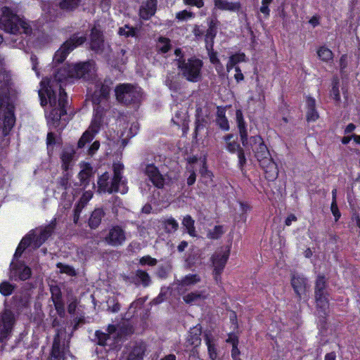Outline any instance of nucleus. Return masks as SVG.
I'll return each mask as SVG.
<instances>
[{"label":"nucleus","instance_id":"nucleus-51","mask_svg":"<svg viewBox=\"0 0 360 360\" xmlns=\"http://www.w3.org/2000/svg\"><path fill=\"white\" fill-rule=\"evenodd\" d=\"M273 0H262V6L260 7V12L263 13L265 18H269L270 15V9L269 6L271 4Z\"/></svg>","mask_w":360,"mask_h":360},{"label":"nucleus","instance_id":"nucleus-24","mask_svg":"<svg viewBox=\"0 0 360 360\" xmlns=\"http://www.w3.org/2000/svg\"><path fill=\"white\" fill-rule=\"evenodd\" d=\"M214 6L220 10L236 11L240 8V4L238 2H230L227 0H214Z\"/></svg>","mask_w":360,"mask_h":360},{"label":"nucleus","instance_id":"nucleus-13","mask_svg":"<svg viewBox=\"0 0 360 360\" xmlns=\"http://www.w3.org/2000/svg\"><path fill=\"white\" fill-rule=\"evenodd\" d=\"M230 250L221 249L217 251L212 257V265L214 267V278L217 281H219L220 274H221L226 263L229 257Z\"/></svg>","mask_w":360,"mask_h":360},{"label":"nucleus","instance_id":"nucleus-17","mask_svg":"<svg viewBox=\"0 0 360 360\" xmlns=\"http://www.w3.org/2000/svg\"><path fill=\"white\" fill-rule=\"evenodd\" d=\"M208 297L205 290L193 291L183 296V300L188 304H198Z\"/></svg>","mask_w":360,"mask_h":360},{"label":"nucleus","instance_id":"nucleus-14","mask_svg":"<svg viewBox=\"0 0 360 360\" xmlns=\"http://www.w3.org/2000/svg\"><path fill=\"white\" fill-rule=\"evenodd\" d=\"M145 174L155 187L161 188L164 186L165 177L154 165H148L145 168Z\"/></svg>","mask_w":360,"mask_h":360},{"label":"nucleus","instance_id":"nucleus-34","mask_svg":"<svg viewBox=\"0 0 360 360\" xmlns=\"http://www.w3.org/2000/svg\"><path fill=\"white\" fill-rule=\"evenodd\" d=\"M216 122L221 129L224 131H228L229 129V122L225 117V112L223 110H218Z\"/></svg>","mask_w":360,"mask_h":360},{"label":"nucleus","instance_id":"nucleus-53","mask_svg":"<svg viewBox=\"0 0 360 360\" xmlns=\"http://www.w3.org/2000/svg\"><path fill=\"white\" fill-rule=\"evenodd\" d=\"M194 16L192 12H189L186 10L181 11L176 14V18L179 20H186L188 18H191Z\"/></svg>","mask_w":360,"mask_h":360},{"label":"nucleus","instance_id":"nucleus-18","mask_svg":"<svg viewBox=\"0 0 360 360\" xmlns=\"http://www.w3.org/2000/svg\"><path fill=\"white\" fill-rule=\"evenodd\" d=\"M91 47L95 51H99L103 47V39L101 31L96 27L91 30Z\"/></svg>","mask_w":360,"mask_h":360},{"label":"nucleus","instance_id":"nucleus-27","mask_svg":"<svg viewBox=\"0 0 360 360\" xmlns=\"http://www.w3.org/2000/svg\"><path fill=\"white\" fill-rule=\"evenodd\" d=\"M316 101L314 98H308L307 100V121L314 122L319 118V114L315 109Z\"/></svg>","mask_w":360,"mask_h":360},{"label":"nucleus","instance_id":"nucleus-12","mask_svg":"<svg viewBox=\"0 0 360 360\" xmlns=\"http://www.w3.org/2000/svg\"><path fill=\"white\" fill-rule=\"evenodd\" d=\"M127 240L125 231L120 226H112L104 238V241L112 247L122 245Z\"/></svg>","mask_w":360,"mask_h":360},{"label":"nucleus","instance_id":"nucleus-36","mask_svg":"<svg viewBox=\"0 0 360 360\" xmlns=\"http://www.w3.org/2000/svg\"><path fill=\"white\" fill-rule=\"evenodd\" d=\"M197 160L195 158H191L188 161L189 165L187 167V171L189 172V176L187 179V184L188 186L193 185L195 181V172L193 164L195 163Z\"/></svg>","mask_w":360,"mask_h":360},{"label":"nucleus","instance_id":"nucleus-20","mask_svg":"<svg viewBox=\"0 0 360 360\" xmlns=\"http://www.w3.org/2000/svg\"><path fill=\"white\" fill-rule=\"evenodd\" d=\"M205 342L207 347L208 354L211 360H216L218 356L216 340L210 332L205 333Z\"/></svg>","mask_w":360,"mask_h":360},{"label":"nucleus","instance_id":"nucleus-1","mask_svg":"<svg viewBox=\"0 0 360 360\" xmlns=\"http://www.w3.org/2000/svg\"><path fill=\"white\" fill-rule=\"evenodd\" d=\"M79 78L95 81L93 84L95 89L92 94V101L96 106L94 108L96 114L91 125L78 141V148H81L94 139L99 129L102 116L99 110L100 104L107 101L112 82L110 81L101 82L96 79V66L92 61L67 65L56 73L54 79L46 78L41 82L39 96L42 106L49 103L51 110L46 112V118L49 123H51L55 128H57L59 127L62 117L66 114L65 107L68 101L67 94L61 85H59V94L57 97L53 90L55 83L62 82L68 79Z\"/></svg>","mask_w":360,"mask_h":360},{"label":"nucleus","instance_id":"nucleus-45","mask_svg":"<svg viewBox=\"0 0 360 360\" xmlns=\"http://www.w3.org/2000/svg\"><path fill=\"white\" fill-rule=\"evenodd\" d=\"M316 301L317 307L325 311L328 306V299L326 293L316 294Z\"/></svg>","mask_w":360,"mask_h":360},{"label":"nucleus","instance_id":"nucleus-64","mask_svg":"<svg viewBox=\"0 0 360 360\" xmlns=\"http://www.w3.org/2000/svg\"><path fill=\"white\" fill-rule=\"evenodd\" d=\"M200 164L202 165V168L200 170V173L203 176H210V172L207 169L205 166V163L204 161H201Z\"/></svg>","mask_w":360,"mask_h":360},{"label":"nucleus","instance_id":"nucleus-52","mask_svg":"<svg viewBox=\"0 0 360 360\" xmlns=\"http://www.w3.org/2000/svg\"><path fill=\"white\" fill-rule=\"evenodd\" d=\"M246 56L244 53H236L230 56L229 59L235 65L239 63L245 61Z\"/></svg>","mask_w":360,"mask_h":360},{"label":"nucleus","instance_id":"nucleus-41","mask_svg":"<svg viewBox=\"0 0 360 360\" xmlns=\"http://www.w3.org/2000/svg\"><path fill=\"white\" fill-rule=\"evenodd\" d=\"M224 233L222 226H215L212 229L208 231L207 236L210 239H218Z\"/></svg>","mask_w":360,"mask_h":360},{"label":"nucleus","instance_id":"nucleus-8","mask_svg":"<svg viewBox=\"0 0 360 360\" xmlns=\"http://www.w3.org/2000/svg\"><path fill=\"white\" fill-rule=\"evenodd\" d=\"M86 40L84 36L73 35L63 44L60 49L55 53L53 63H60L63 62L67 56L77 46L82 45Z\"/></svg>","mask_w":360,"mask_h":360},{"label":"nucleus","instance_id":"nucleus-48","mask_svg":"<svg viewBox=\"0 0 360 360\" xmlns=\"http://www.w3.org/2000/svg\"><path fill=\"white\" fill-rule=\"evenodd\" d=\"M136 276L137 278L141 281L142 284L144 286H147L149 285L150 282V278L149 275L142 270H138L136 271Z\"/></svg>","mask_w":360,"mask_h":360},{"label":"nucleus","instance_id":"nucleus-10","mask_svg":"<svg viewBox=\"0 0 360 360\" xmlns=\"http://www.w3.org/2000/svg\"><path fill=\"white\" fill-rule=\"evenodd\" d=\"M15 322V315L11 310L5 309L0 314V342L11 335Z\"/></svg>","mask_w":360,"mask_h":360},{"label":"nucleus","instance_id":"nucleus-62","mask_svg":"<svg viewBox=\"0 0 360 360\" xmlns=\"http://www.w3.org/2000/svg\"><path fill=\"white\" fill-rule=\"evenodd\" d=\"M58 184L63 189L66 190L68 187V184H69L68 177L66 175L63 176L59 180Z\"/></svg>","mask_w":360,"mask_h":360},{"label":"nucleus","instance_id":"nucleus-2","mask_svg":"<svg viewBox=\"0 0 360 360\" xmlns=\"http://www.w3.org/2000/svg\"><path fill=\"white\" fill-rule=\"evenodd\" d=\"M239 134L243 146L252 150L255 157L264 171L266 178L269 181L275 180L278 177V169L263 139L260 136H252L248 138V131H243Z\"/></svg>","mask_w":360,"mask_h":360},{"label":"nucleus","instance_id":"nucleus-6","mask_svg":"<svg viewBox=\"0 0 360 360\" xmlns=\"http://www.w3.org/2000/svg\"><path fill=\"white\" fill-rule=\"evenodd\" d=\"M178 68L188 81L197 82L201 78V69L202 61L195 58H188L187 60L179 58L177 60Z\"/></svg>","mask_w":360,"mask_h":360},{"label":"nucleus","instance_id":"nucleus-35","mask_svg":"<svg viewBox=\"0 0 360 360\" xmlns=\"http://www.w3.org/2000/svg\"><path fill=\"white\" fill-rule=\"evenodd\" d=\"M137 28L130 27L128 25H125L124 27L119 28L118 34L120 36H124L125 37H136L137 35Z\"/></svg>","mask_w":360,"mask_h":360},{"label":"nucleus","instance_id":"nucleus-11","mask_svg":"<svg viewBox=\"0 0 360 360\" xmlns=\"http://www.w3.org/2000/svg\"><path fill=\"white\" fill-rule=\"evenodd\" d=\"M96 335L100 345H108L110 348L116 347L120 339L119 333L113 325L108 326L106 333L97 331Z\"/></svg>","mask_w":360,"mask_h":360},{"label":"nucleus","instance_id":"nucleus-38","mask_svg":"<svg viewBox=\"0 0 360 360\" xmlns=\"http://www.w3.org/2000/svg\"><path fill=\"white\" fill-rule=\"evenodd\" d=\"M170 40L166 37H160L157 42V49L162 53H167L170 49Z\"/></svg>","mask_w":360,"mask_h":360},{"label":"nucleus","instance_id":"nucleus-49","mask_svg":"<svg viewBox=\"0 0 360 360\" xmlns=\"http://www.w3.org/2000/svg\"><path fill=\"white\" fill-rule=\"evenodd\" d=\"M165 84L173 91H176L179 89V84L175 80V75H170L167 76L165 80Z\"/></svg>","mask_w":360,"mask_h":360},{"label":"nucleus","instance_id":"nucleus-33","mask_svg":"<svg viewBox=\"0 0 360 360\" xmlns=\"http://www.w3.org/2000/svg\"><path fill=\"white\" fill-rule=\"evenodd\" d=\"M194 223V220L189 215L184 217L182 221L183 226L186 229L188 233L191 236H196Z\"/></svg>","mask_w":360,"mask_h":360},{"label":"nucleus","instance_id":"nucleus-4","mask_svg":"<svg viewBox=\"0 0 360 360\" xmlns=\"http://www.w3.org/2000/svg\"><path fill=\"white\" fill-rule=\"evenodd\" d=\"M0 25L1 28L11 34L25 33L28 35L32 32L30 25L22 18H20L8 7H3Z\"/></svg>","mask_w":360,"mask_h":360},{"label":"nucleus","instance_id":"nucleus-63","mask_svg":"<svg viewBox=\"0 0 360 360\" xmlns=\"http://www.w3.org/2000/svg\"><path fill=\"white\" fill-rule=\"evenodd\" d=\"M236 73L234 75L236 80L238 82L243 80L244 77L239 67H235Z\"/></svg>","mask_w":360,"mask_h":360},{"label":"nucleus","instance_id":"nucleus-56","mask_svg":"<svg viewBox=\"0 0 360 360\" xmlns=\"http://www.w3.org/2000/svg\"><path fill=\"white\" fill-rule=\"evenodd\" d=\"M330 210H331L332 214H333V216L335 218V221H338L339 219V218L340 217L341 214L339 211V209H338V207L337 205V202H331Z\"/></svg>","mask_w":360,"mask_h":360},{"label":"nucleus","instance_id":"nucleus-21","mask_svg":"<svg viewBox=\"0 0 360 360\" xmlns=\"http://www.w3.org/2000/svg\"><path fill=\"white\" fill-rule=\"evenodd\" d=\"M201 281L200 276L198 274H189L177 281L179 290L184 288L192 287Z\"/></svg>","mask_w":360,"mask_h":360},{"label":"nucleus","instance_id":"nucleus-30","mask_svg":"<svg viewBox=\"0 0 360 360\" xmlns=\"http://www.w3.org/2000/svg\"><path fill=\"white\" fill-rule=\"evenodd\" d=\"M317 55L322 61L329 63L333 60V53L328 48L321 46L317 50Z\"/></svg>","mask_w":360,"mask_h":360},{"label":"nucleus","instance_id":"nucleus-46","mask_svg":"<svg viewBox=\"0 0 360 360\" xmlns=\"http://www.w3.org/2000/svg\"><path fill=\"white\" fill-rule=\"evenodd\" d=\"M178 227L177 221L173 218H169L165 221V229L168 233L174 232L177 230Z\"/></svg>","mask_w":360,"mask_h":360},{"label":"nucleus","instance_id":"nucleus-37","mask_svg":"<svg viewBox=\"0 0 360 360\" xmlns=\"http://www.w3.org/2000/svg\"><path fill=\"white\" fill-rule=\"evenodd\" d=\"M215 36L216 30L212 25H210L205 34L206 48L207 50L212 49L213 40Z\"/></svg>","mask_w":360,"mask_h":360},{"label":"nucleus","instance_id":"nucleus-22","mask_svg":"<svg viewBox=\"0 0 360 360\" xmlns=\"http://www.w3.org/2000/svg\"><path fill=\"white\" fill-rule=\"evenodd\" d=\"M51 299L54 304L55 308L60 316H63L65 314L64 304L61 300V294L58 288L51 289Z\"/></svg>","mask_w":360,"mask_h":360},{"label":"nucleus","instance_id":"nucleus-3","mask_svg":"<svg viewBox=\"0 0 360 360\" xmlns=\"http://www.w3.org/2000/svg\"><path fill=\"white\" fill-rule=\"evenodd\" d=\"M8 80L0 86V110L5 113L3 132L7 135L15 124L14 106L11 97V89L8 85Z\"/></svg>","mask_w":360,"mask_h":360},{"label":"nucleus","instance_id":"nucleus-15","mask_svg":"<svg viewBox=\"0 0 360 360\" xmlns=\"http://www.w3.org/2000/svg\"><path fill=\"white\" fill-rule=\"evenodd\" d=\"M31 276V269L24 264H16L14 260L11 264V278H18L20 280L25 281Z\"/></svg>","mask_w":360,"mask_h":360},{"label":"nucleus","instance_id":"nucleus-57","mask_svg":"<svg viewBox=\"0 0 360 360\" xmlns=\"http://www.w3.org/2000/svg\"><path fill=\"white\" fill-rule=\"evenodd\" d=\"M238 165L240 167H243L246 163V158L243 148L238 151Z\"/></svg>","mask_w":360,"mask_h":360},{"label":"nucleus","instance_id":"nucleus-25","mask_svg":"<svg viewBox=\"0 0 360 360\" xmlns=\"http://www.w3.org/2000/svg\"><path fill=\"white\" fill-rule=\"evenodd\" d=\"M63 351L60 347V342L58 335L54 338L50 360H64Z\"/></svg>","mask_w":360,"mask_h":360},{"label":"nucleus","instance_id":"nucleus-61","mask_svg":"<svg viewBox=\"0 0 360 360\" xmlns=\"http://www.w3.org/2000/svg\"><path fill=\"white\" fill-rule=\"evenodd\" d=\"M209 57L210 62L213 64H220V61L217 58V53L212 51V49L209 50Z\"/></svg>","mask_w":360,"mask_h":360},{"label":"nucleus","instance_id":"nucleus-58","mask_svg":"<svg viewBox=\"0 0 360 360\" xmlns=\"http://www.w3.org/2000/svg\"><path fill=\"white\" fill-rule=\"evenodd\" d=\"M186 5L195 6L198 8H202L204 6L203 0H183Z\"/></svg>","mask_w":360,"mask_h":360},{"label":"nucleus","instance_id":"nucleus-40","mask_svg":"<svg viewBox=\"0 0 360 360\" xmlns=\"http://www.w3.org/2000/svg\"><path fill=\"white\" fill-rule=\"evenodd\" d=\"M74 153L70 150H64L61 155L63 167L65 170L69 169L70 164L73 158Z\"/></svg>","mask_w":360,"mask_h":360},{"label":"nucleus","instance_id":"nucleus-23","mask_svg":"<svg viewBox=\"0 0 360 360\" xmlns=\"http://www.w3.org/2000/svg\"><path fill=\"white\" fill-rule=\"evenodd\" d=\"M201 333L202 327L200 325H197L191 328L187 340L189 344L195 347L199 346L201 343Z\"/></svg>","mask_w":360,"mask_h":360},{"label":"nucleus","instance_id":"nucleus-16","mask_svg":"<svg viewBox=\"0 0 360 360\" xmlns=\"http://www.w3.org/2000/svg\"><path fill=\"white\" fill-rule=\"evenodd\" d=\"M291 285L295 292L300 297L304 294L309 288L307 279L301 275L293 274L291 278Z\"/></svg>","mask_w":360,"mask_h":360},{"label":"nucleus","instance_id":"nucleus-28","mask_svg":"<svg viewBox=\"0 0 360 360\" xmlns=\"http://www.w3.org/2000/svg\"><path fill=\"white\" fill-rule=\"evenodd\" d=\"M145 350L146 347L144 344H136L129 355L128 360H142Z\"/></svg>","mask_w":360,"mask_h":360},{"label":"nucleus","instance_id":"nucleus-59","mask_svg":"<svg viewBox=\"0 0 360 360\" xmlns=\"http://www.w3.org/2000/svg\"><path fill=\"white\" fill-rule=\"evenodd\" d=\"M100 143L98 141H94L88 150V154L93 155L99 148Z\"/></svg>","mask_w":360,"mask_h":360},{"label":"nucleus","instance_id":"nucleus-26","mask_svg":"<svg viewBox=\"0 0 360 360\" xmlns=\"http://www.w3.org/2000/svg\"><path fill=\"white\" fill-rule=\"evenodd\" d=\"M104 216V212L101 208L94 210L89 219V225L91 229H96L101 224V219Z\"/></svg>","mask_w":360,"mask_h":360},{"label":"nucleus","instance_id":"nucleus-31","mask_svg":"<svg viewBox=\"0 0 360 360\" xmlns=\"http://www.w3.org/2000/svg\"><path fill=\"white\" fill-rule=\"evenodd\" d=\"M233 138V134H228L224 137V139L226 142V148L229 152L231 153L238 152L239 149L241 148L237 141L232 140Z\"/></svg>","mask_w":360,"mask_h":360},{"label":"nucleus","instance_id":"nucleus-42","mask_svg":"<svg viewBox=\"0 0 360 360\" xmlns=\"http://www.w3.org/2000/svg\"><path fill=\"white\" fill-rule=\"evenodd\" d=\"M15 285L8 281H3L0 283V292L4 296H8L12 294Z\"/></svg>","mask_w":360,"mask_h":360},{"label":"nucleus","instance_id":"nucleus-55","mask_svg":"<svg viewBox=\"0 0 360 360\" xmlns=\"http://www.w3.org/2000/svg\"><path fill=\"white\" fill-rule=\"evenodd\" d=\"M93 193L91 191H85L81 197L78 203L82 204L83 206L88 203V202L92 198Z\"/></svg>","mask_w":360,"mask_h":360},{"label":"nucleus","instance_id":"nucleus-47","mask_svg":"<svg viewBox=\"0 0 360 360\" xmlns=\"http://www.w3.org/2000/svg\"><path fill=\"white\" fill-rule=\"evenodd\" d=\"M326 279L324 276H319L316 282L315 294L325 293Z\"/></svg>","mask_w":360,"mask_h":360},{"label":"nucleus","instance_id":"nucleus-9","mask_svg":"<svg viewBox=\"0 0 360 360\" xmlns=\"http://www.w3.org/2000/svg\"><path fill=\"white\" fill-rule=\"evenodd\" d=\"M56 224V220L54 219L47 226L37 229L29 233L31 235L32 244L35 248L40 247L51 236Z\"/></svg>","mask_w":360,"mask_h":360},{"label":"nucleus","instance_id":"nucleus-29","mask_svg":"<svg viewBox=\"0 0 360 360\" xmlns=\"http://www.w3.org/2000/svg\"><path fill=\"white\" fill-rule=\"evenodd\" d=\"M32 243L31 235H27L25 238H23L20 243H19L15 252L13 256V260L17 259L19 258L23 251L26 249L27 247H28Z\"/></svg>","mask_w":360,"mask_h":360},{"label":"nucleus","instance_id":"nucleus-60","mask_svg":"<svg viewBox=\"0 0 360 360\" xmlns=\"http://www.w3.org/2000/svg\"><path fill=\"white\" fill-rule=\"evenodd\" d=\"M238 340L233 339V348L231 350V356L235 357L240 355V351L238 349Z\"/></svg>","mask_w":360,"mask_h":360},{"label":"nucleus","instance_id":"nucleus-39","mask_svg":"<svg viewBox=\"0 0 360 360\" xmlns=\"http://www.w3.org/2000/svg\"><path fill=\"white\" fill-rule=\"evenodd\" d=\"M81 0H63L60 2L59 6L63 10L71 11L76 8Z\"/></svg>","mask_w":360,"mask_h":360},{"label":"nucleus","instance_id":"nucleus-44","mask_svg":"<svg viewBox=\"0 0 360 360\" xmlns=\"http://www.w3.org/2000/svg\"><path fill=\"white\" fill-rule=\"evenodd\" d=\"M236 116L239 133H242L243 131H248L242 111L240 110H237L236 112Z\"/></svg>","mask_w":360,"mask_h":360},{"label":"nucleus","instance_id":"nucleus-7","mask_svg":"<svg viewBox=\"0 0 360 360\" xmlns=\"http://www.w3.org/2000/svg\"><path fill=\"white\" fill-rule=\"evenodd\" d=\"M118 102L128 105L140 101L142 94L141 89L129 84H120L115 89Z\"/></svg>","mask_w":360,"mask_h":360},{"label":"nucleus","instance_id":"nucleus-54","mask_svg":"<svg viewBox=\"0 0 360 360\" xmlns=\"http://www.w3.org/2000/svg\"><path fill=\"white\" fill-rule=\"evenodd\" d=\"M139 262L141 265L155 266L157 264V259L147 255L141 257Z\"/></svg>","mask_w":360,"mask_h":360},{"label":"nucleus","instance_id":"nucleus-50","mask_svg":"<svg viewBox=\"0 0 360 360\" xmlns=\"http://www.w3.org/2000/svg\"><path fill=\"white\" fill-rule=\"evenodd\" d=\"M57 267L60 269V273L67 274L69 276H75L76 274L75 269L71 266L58 263Z\"/></svg>","mask_w":360,"mask_h":360},{"label":"nucleus","instance_id":"nucleus-32","mask_svg":"<svg viewBox=\"0 0 360 360\" xmlns=\"http://www.w3.org/2000/svg\"><path fill=\"white\" fill-rule=\"evenodd\" d=\"M92 174V167L89 164L84 163L82 165V169L79 173L80 181L84 184L89 183V179Z\"/></svg>","mask_w":360,"mask_h":360},{"label":"nucleus","instance_id":"nucleus-19","mask_svg":"<svg viewBox=\"0 0 360 360\" xmlns=\"http://www.w3.org/2000/svg\"><path fill=\"white\" fill-rule=\"evenodd\" d=\"M156 0H147L142 4L140 8V16L144 20H147L153 15L156 11Z\"/></svg>","mask_w":360,"mask_h":360},{"label":"nucleus","instance_id":"nucleus-5","mask_svg":"<svg viewBox=\"0 0 360 360\" xmlns=\"http://www.w3.org/2000/svg\"><path fill=\"white\" fill-rule=\"evenodd\" d=\"M124 169L123 165L120 162L113 164L114 176L112 180H110V175L105 172L98 180V189L103 192L112 193L120 191L122 193L126 192L124 188L120 190V186L124 184L122 181V172Z\"/></svg>","mask_w":360,"mask_h":360},{"label":"nucleus","instance_id":"nucleus-43","mask_svg":"<svg viewBox=\"0 0 360 360\" xmlns=\"http://www.w3.org/2000/svg\"><path fill=\"white\" fill-rule=\"evenodd\" d=\"M330 97L335 101H340V95L339 91V80L338 78H334L333 80V86L330 90Z\"/></svg>","mask_w":360,"mask_h":360}]
</instances>
